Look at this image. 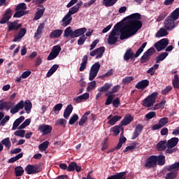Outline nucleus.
<instances>
[{"mask_svg": "<svg viewBox=\"0 0 179 179\" xmlns=\"http://www.w3.org/2000/svg\"><path fill=\"white\" fill-rule=\"evenodd\" d=\"M141 29H142L141 14H131L124 20V24L119 22L115 24L109 34L108 43L113 45L118 41V38H120V40L129 38V37L135 36Z\"/></svg>", "mask_w": 179, "mask_h": 179, "instance_id": "f257e3e1", "label": "nucleus"}, {"mask_svg": "<svg viewBox=\"0 0 179 179\" xmlns=\"http://www.w3.org/2000/svg\"><path fill=\"white\" fill-rule=\"evenodd\" d=\"M32 108L33 104L31 103V101H26L24 102V101L21 100L11 110H10V114H16V113H19L20 110L24 108L27 114H30Z\"/></svg>", "mask_w": 179, "mask_h": 179, "instance_id": "f03ea898", "label": "nucleus"}, {"mask_svg": "<svg viewBox=\"0 0 179 179\" xmlns=\"http://www.w3.org/2000/svg\"><path fill=\"white\" fill-rule=\"evenodd\" d=\"M122 133L120 134V138L119 139V143L116 146V149H121L122 148V145L127 142V138L124 136V127L122 125H116L110 129V132H113L114 136H117V135L120 134V132Z\"/></svg>", "mask_w": 179, "mask_h": 179, "instance_id": "7ed1b4c3", "label": "nucleus"}, {"mask_svg": "<svg viewBox=\"0 0 179 179\" xmlns=\"http://www.w3.org/2000/svg\"><path fill=\"white\" fill-rule=\"evenodd\" d=\"M148 45V43L145 42L142 44L141 47L136 51V54H134L132 49H129L127 50L124 55V61H129V59H134V58H138L143 52L145 47Z\"/></svg>", "mask_w": 179, "mask_h": 179, "instance_id": "20e7f679", "label": "nucleus"}, {"mask_svg": "<svg viewBox=\"0 0 179 179\" xmlns=\"http://www.w3.org/2000/svg\"><path fill=\"white\" fill-rule=\"evenodd\" d=\"M157 96H159V93L153 92L142 101V106H143V107L148 108L153 106L155 103H156V99H157Z\"/></svg>", "mask_w": 179, "mask_h": 179, "instance_id": "39448f33", "label": "nucleus"}, {"mask_svg": "<svg viewBox=\"0 0 179 179\" xmlns=\"http://www.w3.org/2000/svg\"><path fill=\"white\" fill-rule=\"evenodd\" d=\"M100 65L99 62H96L90 69V76H89V80H93L96 76H97V73H99V71L100 70Z\"/></svg>", "mask_w": 179, "mask_h": 179, "instance_id": "423d86ee", "label": "nucleus"}, {"mask_svg": "<svg viewBox=\"0 0 179 179\" xmlns=\"http://www.w3.org/2000/svg\"><path fill=\"white\" fill-rule=\"evenodd\" d=\"M169 45V39L167 38H162L158 42H157L155 45L154 47H155L157 51L160 52L163 51L166 47Z\"/></svg>", "mask_w": 179, "mask_h": 179, "instance_id": "0eeeda50", "label": "nucleus"}, {"mask_svg": "<svg viewBox=\"0 0 179 179\" xmlns=\"http://www.w3.org/2000/svg\"><path fill=\"white\" fill-rule=\"evenodd\" d=\"M59 52H61V46L59 45H55L48 57V60L52 61V59H55V57L59 55Z\"/></svg>", "mask_w": 179, "mask_h": 179, "instance_id": "6e6552de", "label": "nucleus"}, {"mask_svg": "<svg viewBox=\"0 0 179 179\" xmlns=\"http://www.w3.org/2000/svg\"><path fill=\"white\" fill-rule=\"evenodd\" d=\"M164 26L165 29H166V30L171 31V30L176 29V27H177V24L176 23V21L172 20L171 17H168L164 20Z\"/></svg>", "mask_w": 179, "mask_h": 179, "instance_id": "1a4fd4ad", "label": "nucleus"}, {"mask_svg": "<svg viewBox=\"0 0 179 179\" xmlns=\"http://www.w3.org/2000/svg\"><path fill=\"white\" fill-rule=\"evenodd\" d=\"M145 167L150 169L151 167H156L157 166V156H150L145 161Z\"/></svg>", "mask_w": 179, "mask_h": 179, "instance_id": "9d476101", "label": "nucleus"}, {"mask_svg": "<svg viewBox=\"0 0 179 179\" xmlns=\"http://www.w3.org/2000/svg\"><path fill=\"white\" fill-rule=\"evenodd\" d=\"M166 124H169V117H162L159 120L157 124H155L152 127V130L156 131L160 129V128L165 127Z\"/></svg>", "mask_w": 179, "mask_h": 179, "instance_id": "9b49d317", "label": "nucleus"}, {"mask_svg": "<svg viewBox=\"0 0 179 179\" xmlns=\"http://www.w3.org/2000/svg\"><path fill=\"white\" fill-rule=\"evenodd\" d=\"M156 50L153 48H150L148 49L144 55L141 57V62L145 63L148 62L149 59H150V57L152 56V54H155V52Z\"/></svg>", "mask_w": 179, "mask_h": 179, "instance_id": "f8f14e48", "label": "nucleus"}, {"mask_svg": "<svg viewBox=\"0 0 179 179\" xmlns=\"http://www.w3.org/2000/svg\"><path fill=\"white\" fill-rule=\"evenodd\" d=\"M38 131L43 134V135H48V134L52 131V127L48 124H41L38 127Z\"/></svg>", "mask_w": 179, "mask_h": 179, "instance_id": "ddd939ff", "label": "nucleus"}, {"mask_svg": "<svg viewBox=\"0 0 179 179\" xmlns=\"http://www.w3.org/2000/svg\"><path fill=\"white\" fill-rule=\"evenodd\" d=\"M149 81L148 80H142L141 81H139L136 85L135 87L136 89H138V90H145L148 86H149Z\"/></svg>", "mask_w": 179, "mask_h": 179, "instance_id": "4468645a", "label": "nucleus"}, {"mask_svg": "<svg viewBox=\"0 0 179 179\" xmlns=\"http://www.w3.org/2000/svg\"><path fill=\"white\" fill-rule=\"evenodd\" d=\"M121 118H122V117L120 116V115H110L108 117L107 120H108V124L109 125H115L116 122H118V121H120V120H121Z\"/></svg>", "mask_w": 179, "mask_h": 179, "instance_id": "2eb2a0df", "label": "nucleus"}, {"mask_svg": "<svg viewBox=\"0 0 179 179\" xmlns=\"http://www.w3.org/2000/svg\"><path fill=\"white\" fill-rule=\"evenodd\" d=\"M75 170L77 171V173H79L82 171V167L78 165L76 162L70 163L67 168V171H75Z\"/></svg>", "mask_w": 179, "mask_h": 179, "instance_id": "dca6fc26", "label": "nucleus"}, {"mask_svg": "<svg viewBox=\"0 0 179 179\" xmlns=\"http://www.w3.org/2000/svg\"><path fill=\"white\" fill-rule=\"evenodd\" d=\"M87 31V29L85 27L78 29L73 31L71 34V38H76V37H80V36H83L85 33Z\"/></svg>", "mask_w": 179, "mask_h": 179, "instance_id": "f3484780", "label": "nucleus"}, {"mask_svg": "<svg viewBox=\"0 0 179 179\" xmlns=\"http://www.w3.org/2000/svg\"><path fill=\"white\" fill-rule=\"evenodd\" d=\"M10 17H12V10H8L5 13V14L3 15L2 18L0 20V24H4V23H6V22H8V20H9V19H10Z\"/></svg>", "mask_w": 179, "mask_h": 179, "instance_id": "a211bd4d", "label": "nucleus"}, {"mask_svg": "<svg viewBox=\"0 0 179 179\" xmlns=\"http://www.w3.org/2000/svg\"><path fill=\"white\" fill-rule=\"evenodd\" d=\"M71 22H72V15L67 13L62 20V26H63V27H66V26L71 24Z\"/></svg>", "mask_w": 179, "mask_h": 179, "instance_id": "6ab92c4d", "label": "nucleus"}, {"mask_svg": "<svg viewBox=\"0 0 179 179\" xmlns=\"http://www.w3.org/2000/svg\"><path fill=\"white\" fill-rule=\"evenodd\" d=\"M90 97V94L86 92L84 94L80 95L76 98L73 99L74 101L76 103H82V101H85V100H87Z\"/></svg>", "mask_w": 179, "mask_h": 179, "instance_id": "aec40b11", "label": "nucleus"}, {"mask_svg": "<svg viewBox=\"0 0 179 179\" xmlns=\"http://www.w3.org/2000/svg\"><path fill=\"white\" fill-rule=\"evenodd\" d=\"M43 30H44V23H41L38 25L36 32L34 34V38L36 40L40 39L41 34H43Z\"/></svg>", "mask_w": 179, "mask_h": 179, "instance_id": "412c9836", "label": "nucleus"}, {"mask_svg": "<svg viewBox=\"0 0 179 179\" xmlns=\"http://www.w3.org/2000/svg\"><path fill=\"white\" fill-rule=\"evenodd\" d=\"M143 129V127L141 124H138L134 130L131 139H136V138H138V136H139V135H141L142 133Z\"/></svg>", "mask_w": 179, "mask_h": 179, "instance_id": "4be33fe9", "label": "nucleus"}, {"mask_svg": "<svg viewBox=\"0 0 179 179\" xmlns=\"http://www.w3.org/2000/svg\"><path fill=\"white\" fill-rule=\"evenodd\" d=\"M25 171L27 174H36V173H38L37 166L33 165H27L25 168Z\"/></svg>", "mask_w": 179, "mask_h": 179, "instance_id": "5701e85b", "label": "nucleus"}, {"mask_svg": "<svg viewBox=\"0 0 179 179\" xmlns=\"http://www.w3.org/2000/svg\"><path fill=\"white\" fill-rule=\"evenodd\" d=\"M8 31H12V30H19V29L22 27V25L18 24L17 22H8Z\"/></svg>", "mask_w": 179, "mask_h": 179, "instance_id": "b1692460", "label": "nucleus"}, {"mask_svg": "<svg viewBox=\"0 0 179 179\" xmlns=\"http://www.w3.org/2000/svg\"><path fill=\"white\" fill-rule=\"evenodd\" d=\"M63 31L62 29H56L50 34V38H58L62 36Z\"/></svg>", "mask_w": 179, "mask_h": 179, "instance_id": "393cba45", "label": "nucleus"}, {"mask_svg": "<svg viewBox=\"0 0 179 179\" xmlns=\"http://www.w3.org/2000/svg\"><path fill=\"white\" fill-rule=\"evenodd\" d=\"M24 121V116H20L18 119L15 120L13 124L12 129L13 131H15V129H17V127L22 124Z\"/></svg>", "mask_w": 179, "mask_h": 179, "instance_id": "a878e982", "label": "nucleus"}, {"mask_svg": "<svg viewBox=\"0 0 179 179\" xmlns=\"http://www.w3.org/2000/svg\"><path fill=\"white\" fill-rule=\"evenodd\" d=\"M166 148H167V141H161L157 144V150H166Z\"/></svg>", "mask_w": 179, "mask_h": 179, "instance_id": "bb28decb", "label": "nucleus"}, {"mask_svg": "<svg viewBox=\"0 0 179 179\" xmlns=\"http://www.w3.org/2000/svg\"><path fill=\"white\" fill-rule=\"evenodd\" d=\"M169 32H167V29L164 28H161L155 34V37L160 38V37H166L168 36Z\"/></svg>", "mask_w": 179, "mask_h": 179, "instance_id": "cd10ccee", "label": "nucleus"}, {"mask_svg": "<svg viewBox=\"0 0 179 179\" xmlns=\"http://www.w3.org/2000/svg\"><path fill=\"white\" fill-rule=\"evenodd\" d=\"M168 171H179V162L166 166Z\"/></svg>", "mask_w": 179, "mask_h": 179, "instance_id": "c85d7f7f", "label": "nucleus"}, {"mask_svg": "<svg viewBox=\"0 0 179 179\" xmlns=\"http://www.w3.org/2000/svg\"><path fill=\"white\" fill-rule=\"evenodd\" d=\"M73 110V107L72 106V105H69L64 110V117L66 119L69 118V115L72 114Z\"/></svg>", "mask_w": 179, "mask_h": 179, "instance_id": "c756f323", "label": "nucleus"}, {"mask_svg": "<svg viewBox=\"0 0 179 179\" xmlns=\"http://www.w3.org/2000/svg\"><path fill=\"white\" fill-rule=\"evenodd\" d=\"M87 55H85L83 58L82 62L80 64V72H83L85 69H86V66L87 65Z\"/></svg>", "mask_w": 179, "mask_h": 179, "instance_id": "7c9ffc66", "label": "nucleus"}, {"mask_svg": "<svg viewBox=\"0 0 179 179\" xmlns=\"http://www.w3.org/2000/svg\"><path fill=\"white\" fill-rule=\"evenodd\" d=\"M178 143V138L174 137L168 141L167 145L169 148H174L177 146Z\"/></svg>", "mask_w": 179, "mask_h": 179, "instance_id": "2f4dec72", "label": "nucleus"}, {"mask_svg": "<svg viewBox=\"0 0 179 179\" xmlns=\"http://www.w3.org/2000/svg\"><path fill=\"white\" fill-rule=\"evenodd\" d=\"M25 34H26V29H21L18 34L14 38V40H13L14 43H16V41H19L20 38L24 37Z\"/></svg>", "mask_w": 179, "mask_h": 179, "instance_id": "473e14b6", "label": "nucleus"}, {"mask_svg": "<svg viewBox=\"0 0 179 179\" xmlns=\"http://www.w3.org/2000/svg\"><path fill=\"white\" fill-rule=\"evenodd\" d=\"M167 57H169V53L167 52H164L161 53L155 59L156 64H159V62H160L162 61H164V59H166V58H167Z\"/></svg>", "mask_w": 179, "mask_h": 179, "instance_id": "72a5a7b5", "label": "nucleus"}, {"mask_svg": "<svg viewBox=\"0 0 179 179\" xmlns=\"http://www.w3.org/2000/svg\"><path fill=\"white\" fill-rule=\"evenodd\" d=\"M134 117L131 115H127L121 122L122 125H128L132 122Z\"/></svg>", "mask_w": 179, "mask_h": 179, "instance_id": "f704fd0d", "label": "nucleus"}, {"mask_svg": "<svg viewBox=\"0 0 179 179\" xmlns=\"http://www.w3.org/2000/svg\"><path fill=\"white\" fill-rule=\"evenodd\" d=\"M15 173L16 177H22L24 174V169L20 166H16L15 168Z\"/></svg>", "mask_w": 179, "mask_h": 179, "instance_id": "c9c22d12", "label": "nucleus"}, {"mask_svg": "<svg viewBox=\"0 0 179 179\" xmlns=\"http://www.w3.org/2000/svg\"><path fill=\"white\" fill-rule=\"evenodd\" d=\"M13 103L4 101L1 103V108H5L6 111L12 110L13 108Z\"/></svg>", "mask_w": 179, "mask_h": 179, "instance_id": "e433bc0d", "label": "nucleus"}, {"mask_svg": "<svg viewBox=\"0 0 179 179\" xmlns=\"http://www.w3.org/2000/svg\"><path fill=\"white\" fill-rule=\"evenodd\" d=\"M48 145H50V142L48 141H45L43 143H41L38 145V149L40 152H45V150L48 149Z\"/></svg>", "mask_w": 179, "mask_h": 179, "instance_id": "4c0bfd02", "label": "nucleus"}, {"mask_svg": "<svg viewBox=\"0 0 179 179\" xmlns=\"http://www.w3.org/2000/svg\"><path fill=\"white\" fill-rule=\"evenodd\" d=\"M59 67V66H58L57 64L53 65L50 68V69L48 71V73L46 74L47 78H50V77L52 76L54 73H55L57 71V69H58Z\"/></svg>", "mask_w": 179, "mask_h": 179, "instance_id": "58836bf2", "label": "nucleus"}, {"mask_svg": "<svg viewBox=\"0 0 179 179\" xmlns=\"http://www.w3.org/2000/svg\"><path fill=\"white\" fill-rule=\"evenodd\" d=\"M173 86L175 89H179V77L178 74L175 72L173 80H172Z\"/></svg>", "mask_w": 179, "mask_h": 179, "instance_id": "ea45409f", "label": "nucleus"}, {"mask_svg": "<svg viewBox=\"0 0 179 179\" xmlns=\"http://www.w3.org/2000/svg\"><path fill=\"white\" fill-rule=\"evenodd\" d=\"M158 166H164L166 164V157L163 155H159L157 157V162Z\"/></svg>", "mask_w": 179, "mask_h": 179, "instance_id": "a19ab883", "label": "nucleus"}, {"mask_svg": "<svg viewBox=\"0 0 179 179\" xmlns=\"http://www.w3.org/2000/svg\"><path fill=\"white\" fill-rule=\"evenodd\" d=\"M1 144L4 145L5 148H8V150L10 149L12 144L10 143V138L9 137H7L1 141Z\"/></svg>", "mask_w": 179, "mask_h": 179, "instance_id": "79ce46f5", "label": "nucleus"}, {"mask_svg": "<svg viewBox=\"0 0 179 179\" xmlns=\"http://www.w3.org/2000/svg\"><path fill=\"white\" fill-rule=\"evenodd\" d=\"M179 17V8H176L175 10L173 11V13L171 14V16L168 17L172 19V20H177Z\"/></svg>", "mask_w": 179, "mask_h": 179, "instance_id": "37998d69", "label": "nucleus"}, {"mask_svg": "<svg viewBox=\"0 0 179 179\" xmlns=\"http://www.w3.org/2000/svg\"><path fill=\"white\" fill-rule=\"evenodd\" d=\"M44 10H45V8L38 9V11L35 14V17H34V20H38V19H41V16L44 15Z\"/></svg>", "mask_w": 179, "mask_h": 179, "instance_id": "c03bdc74", "label": "nucleus"}, {"mask_svg": "<svg viewBox=\"0 0 179 179\" xmlns=\"http://www.w3.org/2000/svg\"><path fill=\"white\" fill-rule=\"evenodd\" d=\"M105 48L104 47H100L97 49H96V59L99 58H101V57H103V54H104V51H105Z\"/></svg>", "mask_w": 179, "mask_h": 179, "instance_id": "a18cd8bd", "label": "nucleus"}, {"mask_svg": "<svg viewBox=\"0 0 179 179\" xmlns=\"http://www.w3.org/2000/svg\"><path fill=\"white\" fill-rule=\"evenodd\" d=\"M117 1L118 0H103V3L106 6V8H108L109 6L115 5V3H117Z\"/></svg>", "mask_w": 179, "mask_h": 179, "instance_id": "49530a36", "label": "nucleus"}, {"mask_svg": "<svg viewBox=\"0 0 179 179\" xmlns=\"http://www.w3.org/2000/svg\"><path fill=\"white\" fill-rule=\"evenodd\" d=\"M23 157V152H21L18 155H17L15 157H11L9 160V163H15V162H17L19 159H22Z\"/></svg>", "mask_w": 179, "mask_h": 179, "instance_id": "de8ad7c7", "label": "nucleus"}, {"mask_svg": "<svg viewBox=\"0 0 179 179\" xmlns=\"http://www.w3.org/2000/svg\"><path fill=\"white\" fill-rule=\"evenodd\" d=\"M78 12H79V6H74L69 8L68 14L72 16V15H75V13H78Z\"/></svg>", "mask_w": 179, "mask_h": 179, "instance_id": "09e8293b", "label": "nucleus"}, {"mask_svg": "<svg viewBox=\"0 0 179 179\" xmlns=\"http://www.w3.org/2000/svg\"><path fill=\"white\" fill-rule=\"evenodd\" d=\"M159 69V64H155L153 67L150 68L147 73H149V75H151V76H153L155 75V72H156V70Z\"/></svg>", "mask_w": 179, "mask_h": 179, "instance_id": "8fccbe9b", "label": "nucleus"}, {"mask_svg": "<svg viewBox=\"0 0 179 179\" xmlns=\"http://www.w3.org/2000/svg\"><path fill=\"white\" fill-rule=\"evenodd\" d=\"M96 86H97V83H96V81L93 80L89 83L87 87V92H92V90H93V89H94Z\"/></svg>", "mask_w": 179, "mask_h": 179, "instance_id": "3c124183", "label": "nucleus"}, {"mask_svg": "<svg viewBox=\"0 0 179 179\" xmlns=\"http://www.w3.org/2000/svg\"><path fill=\"white\" fill-rule=\"evenodd\" d=\"M111 86H113V85L110 83H106L103 86L99 89V91L103 92H108V90H110V89L111 88Z\"/></svg>", "mask_w": 179, "mask_h": 179, "instance_id": "603ef678", "label": "nucleus"}, {"mask_svg": "<svg viewBox=\"0 0 179 179\" xmlns=\"http://www.w3.org/2000/svg\"><path fill=\"white\" fill-rule=\"evenodd\" d=\"M30 122H31V120H25L24 122L20 126H19L18 129H24L26 127H29V125H30Z\"/></svg>", "mask_w": 179, "mask_h": 179, "instance_id": "864d4df0", "label": "nucleus"}, {"mask_svg": "<svg viewBox=\"0 0 179 179\" xmlns=\"http://www.w3.org/2000/svg\"><path fill=\"white\" fill-rule=\"evenodd\" d=\"M106 96H108V98L106 99L105 104L106 106H110V104L113 103V100H114L115 96H114V94L108 95V94H106Z\"/></svg>", "mask_w": 179, "mask_h": 179, "instance_id": "5fc2aeb1", "label": "nucleus"}, {"mask_svg": "<svg viewBox=\"0 0 179 179\" xmlns=\"http://www.w3.org/2000/svg\"><path fill=\"white\" fill-rule=\"evenodd\" d=\"M73 34V31H72L71 27H67L64 31V37H70L72 38V34Z\"/></svg>", "mask_w": 179, "mask_h": 179, "instance_id": "6e6d98bb", "label": "nucleus"}, {"mask_svg": "<svg viewBox=\"0 0 179 179\" xmlns=\"http://www.w3.org/2000/svg\"><path fill=\"white\" fill-rule=\"evenodd\" d=\"M166 106V100L162 101L159 103H157L154 106V110H159V108H164Z\"/></svg>", "mask_w": 179, "mask_h": 179, "instance_id": "4d7b16f0", "label": "nucleus"}, {"mask_svg": "<svg viewBox=\"0 0 179 179\" xmlns=\"http://www.w3.org/2000/svg\"><path fill=\"white\" fill-rule=\"evenodd\" d=\"M78 120H79V116L75 114L70 118L69 124H70V125H73V124H75V122H76Z\"/></svg>", "mask_w": 179, "mask_h": 179, "instance_id": "13d9d810", "label": "nucleus"}, {"mask_svg": "<svg viewBox=\"0 0 179 179\" xmlns=\"http://www.w3.org/2000/svg\"><path fill=\"white\" fill-rule=\"evenodd\" d=\"M177 178V173L169 172L166 174L165 179H174Z\"/></svg>", "mask_w": 179, "mask_h": 179, "instance_id": "bf43d9fd", "label": "nucleus"}, {"mask_svg": "<svg viewBox=\"0 0 179 179\" xmlns=\"http://www.w3.org/2000/svg\"><path fill=\"white\" fill-rule=\"evenodd\" d=\"M25 134L26 131L24 130H17L15 131L14 135H15V136H20V138H24Z\"/></svg>", "mask_w": 179, "mask_h": 179, "instance_id": "052dcab7", "label": "nucleus"}, {"mask_svg": "<svg viewBox=\"0 0 179 179\" xmlns=\"http://www.w3.org/2000/svg\"><path fill=\"white\" fill-rule=\"evenodd\" d=\"M27 9V7L26 6V3H21L18 4L16 7V10H23L24 12V10H26Z\"/></svg>", "mask_w": 179, "mask_h": 179, "instance_id": "680f3d73", "label": "nucleus"}, {"mask_svg": "<svg viewBox=\"0 0 179 179\" xmlns=\"http://www.w3.org/2000/svg\"><path fill=\"white\" fill-rule=\"evenodd\" d=\"M55 125H60L61 127H65L66 125V120L65 119H58L56 121Z\"/></svg>", "mask_w": 179, "mask_h": 179, "instance_id": "e2e57ef3", "label": "nucleus"}, {"mask_svg": "<svg viewBox=\"0 0 179 179\" xmlns=\"http://www.w3.org/2000/svg\"><path fill=\"white\" fill-rule=\"evenodd\" d=\"M24 15H26V12L21 10H17V12L13 15V17H22V16H24Z\"/></svg>", "mask_w": 179, "mask_h": 179, "instance_id": "0e129e2a", "label": "nucleus"}, {"mask_svg": "<svg viewBox=\"0 0 179 179\" xmlns=\"http://www.w3.org/2000/svg\"><path fill=\"white\" fill-rule=\"evenodd\" d=\"M132 80H134V77L132 76L126 77L122 80V83H124V85H128V83H131Z\"/></svg>", "mask_w": 179, "mask_h": 179, "instance_id": "69168bd1", "label": "nucleus"}, {"mask_svg": "<svg viewBox=\"0 0 179 179\" xmlns=\"http://www.w3.org/2000/svg\"><path fill=\"white\" fill-rule=\"evenodd\" d=\"M62 103H57L54 106L53 110L55 113H59V111H61L62 109Z\"/></svg>", "mask_w": 179, "mask_h": 179, "instance_id": "338daca9", "label": "nucleus"}, {"mask_svg": "<svg viewBox=\"0 0 179 179\" xmlns=\"http://www.w3.org/2000/svg\"><path fill=\"white\" fill-rule=\"evenodd\" d=\"M85 41H86V36H83L79 38V39L78 41V45H83V44H85Z\"/></svg>", "mask_w": 179, "mask_h": 179, "instance_id": "774afa93", "label": "nucleus"}]
</instances>
